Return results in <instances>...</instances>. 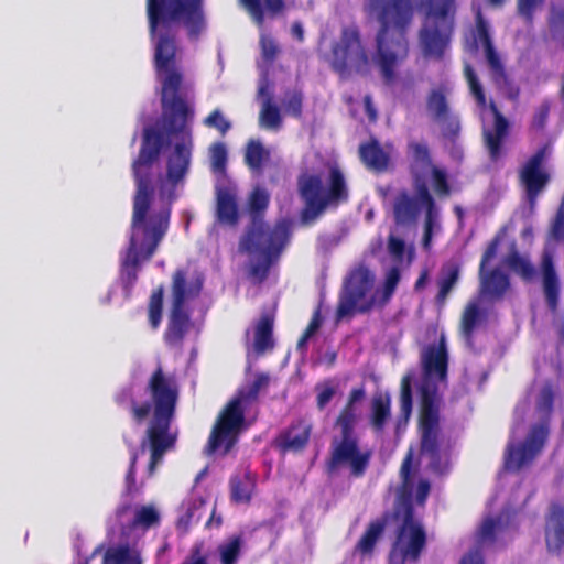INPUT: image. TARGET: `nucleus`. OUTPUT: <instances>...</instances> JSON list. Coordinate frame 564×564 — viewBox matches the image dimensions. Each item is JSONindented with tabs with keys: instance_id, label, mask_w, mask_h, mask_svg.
Segmentation results:
<instances>
[{
	"instance_id": "obj_7",
	"label": "nucleus",
	"mask_w": 564,
	"mask_h": 564,
	"mask_svg": "<svg viewBox=\"0 0 564 564\" xmlns=\"http://www.w3.org/2000/svg\"><path fill=\"white\" fill-rule=\"evenodd\" d=\"M365 394L362 386L354 388L334 422V429L338 433L332 437L329 456L325 462V470L329 476L343 468H348L350 477L362 478L369 468L371 451L360 448L359 435L356 431L358 423L356 403L361 401Z\"/></svg>"
},
{
	"instance_id": "obj_50",
	"label": "nucleus",
	"mask_w": 564,
	"mask_h": 564,
	"mask_svg": "<svg viewBox=\"0 0 564 564\" xmlns=\"http://www.w3.org/2000/svg\"><path fill=\"white\" fill-rule=\"evenodd\" d=\"M260 48L262 58L269 64H272L276 59L278 54L280 53V47L276 44L275 40L268 34L261 35Z\"/></svg>"
},
{
	"instance_id": "obj_12",
	"label": "nucleus",
	"mask_w": 564,
	"mask_h": 564,
	"mask_svg": "<svg viewBox=\"0 0 564 564\" xmlns=\"http://www.w3.org/2000/svg\"><path fill=\"white\" fill-rule=\"evenodd\" d=\"M552 389L550 386H544L536 400L540 421L531 426L522 441H510L506 456L507 469L518 471L525 468L541 454L549 436L547 417L552 411Z\"/></svg>"
},
{
	"instance_id": "obj_56",
	"label": "nucleus",
	"mask_w": 564,
	"mask_h": 564,
	"mask_svg": "<svg viewBox=\"0 0 564 564\" xmlns=\"http://www.w3.org/2000/svg\"><path fill=\"white\" fill-rule=\"evenodd\" d=\"M138 452L133 449L130 455V465L126 475V484L128 491H131L135 486V471H137Z\"/></svg>"
},
{
	"instance_id": "obj_54",
	"label": "nucleus",
	"mask_w": 564,
	"mask_h": 564,
	"mask_svg": "<svg viewBox=\"0 0 564 564\" xmlns=\"http://www.w3.org/2000/svg\"><path fill=\"white\" fill-rule=\"evenodd\" d=\"M302 94L293 91L285 101L286 111L294 117H300L302 115Z\"/></svg>"
},
{
	"instance_id": "obj_30",
	"label": "nucleus",
	"mask_w": 564,
	"mask_h": 564,
	"mask_svg": "<svg viewBox=\"0 0 564 564\" xmlns=\"http://www.w3.org/2000/svg\"><path fill=\"white\" fill-rule=\"evenodd\" d=\"M273 325L274 315L272 313L261 314L259 321L254 326L253 349L258 355L264 354L265 351L273 349Z\"/></svg>"
},
{
	"instance_id": "obj_11",
	"label": "nucleus",
	"mask_w": 564,
	"mask_h": 564,
	"mask_svg": "<svg viewBox=\"0 0 564 564\" xmlns=\"http://www.w3.org/2000/svg\"><path fill=\"white\" fill-rule=\"evenodd\" d=\"M503 235L505 229H501L482 256L480 263L481 295L467 304L462 319V327L467 341H469V336L474 329L481 326L487 318L485 297L500 299L509 288V278L500 268L486 271V265L495 258L497 246Z\"/></svg>"
},
{
	"instance_id": "obj_58",
	"label": "nucleus",
	"mask_w": 564,
	"mask_h": 564,
	"mask_svg": "<svg viewBox=\"0 0 564 564\" xmlns=\"http://www.w3.org/2000/svg\"><path fill=\"white\" fill-rule=\"evenodd\" d=\"M460 564H485L484 553L471 546L460 558Z\"/></svg>"
},
{
	"instance_id": "obj_31",
	"label": "nucleus",
	"mask_w": 564,
	"mask_h": 564,
	"mask_svg": "<svg viewBox=\"0 0 564 564\" xmlns=\"http://www.w3.org/2000/svg\"><path fill=\"white\" fill-rule=\"evenodd\" d=\"M391 416V399L388 393H377L371 400L370 424L375 432L382 433Z\"/></svg>"
},
{
	"instance_id": "obj_45",
	"label": "nucleus",
	"mask_w": 564,
	"mask_h": 564,
	"mask_svg": "<svg viewBox=\"0 0 564 564\" xmlns=\"http://www.w3.org/2000/svg\"><path fill=\"white\" fill-rule=\"evenodd\" d=\"M210 167L214 173H225L228 154L223 142H215L209 147Z\"/></svg>"
},
{
	"instance_id": "obj_47",
	"label": "nucleus",
	"mask_w": 564,
	"mask_h": 564,
	"mask_svg": "<svg viewBox=\"0 0 564 564\" xmlns=\"http://www.w3.org/2000/svg\"><path fill=\"white\" fill-rule=\"evenodd\" d=\"M465 77L469 86L470 94L475 98L476 102L480 107L486 106V96L482 86L469 65H465L464 68Z\"/></svg>"
},
{
	"instance_id": "obj_18",
	"label": "nucleus",
	"mask_w": 564,
	"mask_h": 564,
	"mask_svg": "<svg viewBox=\"0 0 564 564\" xmlns=\"http://www.w3.org/2000/svg\"><path fill=\"white\" fill-rule=\"evenodd\" d=\"M545 156L546 149L539 150L519 171L520 184L525 192L531 209L534 208L538 196L543 192L549 182V174L543 166Z\"/></svg>"
},
{
	"instance_id": "obj_29",
	"label": "nucleus",
	"mask_w": 564,
	"mask_h": 564,
	"mask_svg": "<svg viewBox=\"0 0 564 564\" xmlns=\"http://www.w3.org/2000/svg\"><path fill=\"white\" fill-rule=\"evenodd\" d=\"M359 155L362 163L370 170L383 172L388 169L390 158L376 139L361 143Z\"/></svg>"
},
{
	"instance_id": "obj_39",
	"label": "nucleus",
	"mask_w": 564,
	"mask_h": 564,
	"mask_svg": "<svg viewBox=\"0 0 564 564\" xmlns=\"http://www.w3.org/2000/svg\"><path fill=\"white\" fill-rule=\"evenodd\" d=\"M268 384L269 376L265 373H258L254 380L246 388L239 390L238 394L235 398L240 399L241 403L248 406L249 404L258 400L261 389L268 387Z\"/></svg>"
},
{
	"instance_id": "obj_25",
	"label": "nucleus",
	"mask_w": 564,
	"mask_h": 564,
	"mask_svg": "<svg viewBox=\"0 0 564 564\" xmlns=\"http://www.w3.org/2000/svg\"><path fill=\"white\" fill-rule=\"evenodd\" d=\"M422 208L420 202L408 189L399 191L392 203L394 223L400 226L414 224Z\"/></svg>"
},
{
	"instance_id": "obj_28",
	"label": "nucleus",
	"mask_w": 564,
	"mask_h": 564,
	"mask_svg": "<svg viewBox=\"0 0 564 564\" xmlns=\"http://www.w3.org/2000/svg\"><path fill=\"white\" fill-rule=\"evenodd\" d=\"M389 513L371 521L355 546V552L362 556H371L377 542L383 535L388 524Z\"/></svg>"
},
{
	"instance_id": "obj_36",
	"label": "nucleus",
	"mask_w": 564,
	"mask_h": 564,
	"mask_svg": "<svg viewBox=\"0 0 564 564\" xmlns=\"http://www.w3.org/2000/svg\"><path fill=\"white\" fill-rule=\"evenodd\" d=\"M503 262L513 272H516L527 281L532 280L535 274L533 265L529 262V260L525 257H522L518 253L514 243L511 245L510 253L505 258Z\"/></svg>"
},
{
	"instance_id": "obj_15",
	"label": "nucleus",
	"mask_w": 564,
	"mask_h": 564,
	"mask_svg": "<svg viewBox=\"0 0 564 564\" xmlns=\"http://www.w3.org/2000/svg\"><path fill=\"white\" fill-rule=\"evenodd\" d=\"M292 235V221L283 218L273 226V231L267 237H261L259 242L248 241L241 238L240 248L248 253H259L261 260L250 267V275L259 282L268 278L270 267L275 261L290 241Z\"/></svg>"
},
{
	"instance_id": "obj_4",
	"label": "nucleus",
	"mask_w": 564,
	"mask_h": 564,
	"mask_svg": "<svg viewBox=\"0 0 564 564\" xmlns=\"http://www.w3.org/2000/svg\"><path fill=\"white\" fill-rule=\"evenodd\" d=\"M423 382L420 387V454L427 457V468L443 476L452 469L453 444L440 430V410L437 403V382L447 378L448 352L442 336L437 343L423 346L420 354Z\"/></svg>"
},
{
	"instance_id": "obj_10",
	"label": "nucleus",
	"mask_w": 564,
	"mask_h": 564,
	"mask_svg": "<svg viewBox=\"0 0 564 564\" xmlns=\"http://www.w3.org/2000/svg\"><path fill=\"white\" fill-rule=\"evenodd\" d=\"M415 6L424 14L419 33L422 53L426 58L440 61L451 43L455 0H415Z\"/></svg>"
},
{
	"instance_id": "obj_16",
	"label": "nucleus",
	"mask_w": 564,
	"mask_h": 564,
	"mask_svg": "<svg viewBox=\"0 0 564 564\" xmlns=\"http://www.w3.org/2000/svg\"><path fill=\"white\" fill-rule=\"evenodd\" d=\"M246 408L237 398H232L223 408L208 438L207 451L209 454L215 453L221 446H224L225 453H228L235 446L238 434L245 425Z\"/></svg>"
},
{
	"instance_id": "obj_26",
	"label": "nucleus",
	"mask_w": 564,
	"mask_h": 564,
	"mask_svg": "<svg viewBox=\"0 0 564 564\" xmlns=\"http://www.w3.org/2000/svg\"><path fill=\"white\" fill-rule=\"evenodd\" d=\"M542 283L545 300L551 310H556L558 304V276L556 274L551 253L544 252L541 263Z\"/></svg>"
},
{
	"instance_id": "obj_19",
	"label": "nucleus",
	"mask_w": 564,
	"mask_h": 564,
	"mask_svg": "<svg viewBox=\"0 0 564 564\" xmlns=\"http://www.w3.org/2000/svg\"><path fill=\"white\" fill-rule=\"evenodd\" d=\"M270 195L267 189L256 187L248 199V210L251 217L250 226L242 238H248V241L259 242L261 237H267L273 231L264 221V213L269 207Z\"/></svg>"
},
{
	"instance_id": "obj_46",
	"label": "nucleus",
	"mask_w": 564,
	"mask_h": 564,
	"mask_svg": "<svg viewBox=\"0 0 564 564\" xmlns=\"http://www.w3.org/2000/svg\"><path fill=\"white\" fill-rule=\"evenodd\" d=\"M458 279V267H453L448 273L440 276L437 284H438V293L436 295V302L438 304H442L448 293L454 288L456 281Z\"/></svg>"
},
{
	"instance_id": "obj_5",
	"label": "nucleus",
	"mask_w": 564,
	"mask_h": 564,
	"mask_svg": "<svg viewBox=\"0 0 564 564\" xmlns=\"http://www.w3.org/2000/svg\"><path fill=\"white\" fill-rule=\"evenodd\" d=\"M365 10L376 14V63L386 83L393 82L397 64L409 53L408 30L414 18L412 0H368Z\"/></svg>"
},
{
	"instance_id": "obj_14",
	"label": "nucleus",
	"mask_w": 564,
	"mask_h": 564,
	"mask_svg": "<svg viewBox=\"0 0 564 564\" xmlns=\"http://www.w3.org/2000/svg\"><path fill=\"white\" fill-rule=\"evenodd\" d=\"M202 290V283L187 284L186 272L177 269L172 278V306L169 323L163 338L170 347H181L191 326L189 313L185 310V302L196 297Z\"/></svg>"
},
{
	"instance_id": "obj_1",
	"label": "nucleus",
	"mask_w": 564,
	"mask_h": 564,
	"mask_svg": "<svg viewBox=\"0 0 564 564\" xmlns=\"http://www.w3.org/2000/svg\"><path fill=\"white\" fill-rule=\"evenodd\" d=\"M194 109L186 119L184 128L170 132L162 108V128L170 138H175L173 151L166 161V178L172 184L167 193L160 189L159 203L151 206L154 194V164L165 144L164 134L152 128L143 129L142 142L138 158L132 163V175L135 183L131 218L129 245L121 258L119 279L129 296L134 288L142 261H149L155 253L170 226L172 204L176 199L175 186L183 181L188 172L192 151L193 132L191 122Z\"/></svg>"
},
{
	"instance_id": "obj_6",
	"label": "nucleus",
	"mask_w": 564,
	"mask_h": 564,
	"mask_svg": "<svg viewBox=\"0 0 564 564\" xmlns=\"http://www.w3.org/2000/svg\"><path fill=\"white\" fill-rule=\"evenodd\" d=\"M414 452L409 448L401 467V484L397 489L393 518L401 522L389 551V564L417 563L427 544V534L422 522L415 518L413 506L414 478L419 467L413 466Z\"/></svg>"
},
{
	"instance_id": "obj_63",
	"label": "nucleus",
	"mask_w": 564,
	"mask_h": 564,
	"mask_svg": "<svg viewBox=\"0 0 564 564\" xmlns=\"http://www.w3.org/2000/svg\"><path fill=\"white\" fill-rule=\"evenodd\" d=\"M431 232H432V217H426V226H425V232H424V245L427 246L431 240Z\"/></svg>"
},
{
	"instance_id": "obj_51",
	"label": "nucleus",
	"mask_w": 564,
	"mask_h": 564,
	"mask_svg": "<svg viewBox=\"0 0 564 564\" xmlns=\"http://www.w3.org/2000/svg\"><path fill=\"white\" fill-rule=\"evenodd\" d=\"M204 124L209 128L217 129L223 135L228 132L231 128L230 121H228L219 109L213 110L205 119Z\"/></svg>"
},
{
	"instance_id": "obj_3",
	"label": "nucleus",
	"mask_w": 564,
	"mask_h": 564,
	"mask_svg": "<svg viewBox=\"0 0 564 564\" xmlns=\"http://www.w3.org/2000/svg\"><path fill=\"white\" fill-rule=\"evenodd\" d=\"M178 398L180 389L175 378L165 373L161 365L150 375L142 392L128 386L115 394L116 404L127 409L137 425L149 420L145 441L150 449V473L176 444L177 437L171 432V425Z\"/></svg>"
},
{
	"instance_id": "obj_33",
	"label": "nucleus",
	"mask_w": 564,
	"mask_h": 564,
	"mask_svg": "<svg viewBox=\"0 0 564 564\" xmlns=\"http://www.w3.org/2000/svg\"><path fill=\"white\" fill-rule=\"evenodd\" d=\"M102 564H142V558L138 551L124 544L109 547L104 554Z\"/></svg>"
},
{
	"instance_id": "obj_62",
	"label": "nucleus",
	"mask_w": 564,
	"mask_h": 564,
	"mask_svg": "<svg viewBox=\"0 0 564 564\" xmlns=\"http://www.w3.org/2000/svg\"><path fill=\"white\" fill-rule=\"evenodd\" d=\"M427 279H429V273L426 270H423L420 273V276L417 278V280L415 282V285H414L415 291L422 290L425 286Z\"/></svg>"
},
{
	"instance_id": "obj_20",
	"label": "nucleus",
	"mask_w": 564,
	"mask_h": 564,
	"mask_svg": "<svg viewBox=\"0 0 564 564\" xmlns=\"http://www.w3.org/2000/svg\"><path fill=\"white\" fill-rule=\"evenodd\" d=\"M313 426L304 419H296L273 438L272 445L281 454L303 452L310 442Z\"/></svg>"
},
{
	"instance_id": "obj_40",
	"label": "nucleus",
	"mask_w": 564,
	"mask_h": 564,
	"mask_svg": "<svg viewBox=\"0 0 564 564\" xmlns=\"http://www.w3.org/2000/svg\"><path fill=\"white\" fill-rule=\"evenodd\" d=\"M413 375L405 373L401 379L400 387V412L404 420H409L413 410V393H412Z\"/></svg>"
},
{
	"instance_id": "obj_2",
	"label": "nucleus",
	"mask_w": 564,
	"mask_h": 564,
	"mask_svg": "<svg viewBox=\"0 0 564 564\" xmlns=\"http://www.w3.org/2000/svg\"><path fill=\"white\" fill-rule=\"evenodd\" d=\"M149 34L154 45V68L161 79V106L170 132L182 130L192 107L181 95L183 73L176 67L178 33L184 26L189 41L207 29L204 0H147Z\"/></svg>"
},
{
	"instance_id": "obj_64",
	"label": "nucleus",
	"mask_w": 564,
	"mask_h": 564,
	"mask_svg": "<svg viewBox=\"0 0 564 564\" xmlns=\"http://www.w3.org/2000/svg\"><path fill=\"white\" fill-rule=\"evenodd\" d=\"M195 510H196V501L193 502V506L187 507L186 513L184 516V519L186 520V522L192 521L196 517Z\"/></svg>"
},
{
	"instance_id": "obj_8",
	"label": "nucleus",
	"mask_w": 564,
	"mask_h": 564,
	"mask_svg": "<svg viewBox=\"0 0 564 564\" xmlns=\"http://www.w3.org/2000/svg\"><path fill=\"white\" fill-rule=\"evenodd\" d=\"M400 278L399 268L392 267L387 272L382 290L376 291L369 299H366L373 286L375 276L365 265L356 268L345 280L336 307V319L340 321L355 311L364 314L370 312L375 306H386L394 294Z\"/></svg>"
},
{
	"instance_id": "obj_42",
	"label": "nucleus",
	"mask_w": 564,
	"mask_h": 564,
	"mask_svg": "<svg viewBox=\"0 0 564 564\" xmlns=\"http://www.w3.org/2000/svg\"><path fill=\"white\" fill-rule=\"evenodd\" d=\"M314 390L316 392V408L323 411L336 395L338 383L334 379L328 378L317 382Z\"/></svg>"
},
{
	"instance_id": "obj_52",
	"label": "nucleus",
	"mask_w": 564,
	"mask_h": 564,
	"mask_svg": "<svg viewBox=\"0 0 564 564\" xmlns=\"http://www.w3.org/2000/svg\"><path fill=\"white\" fill-rule=\"evenodd\" d=\"M322 321L319 312L316 311L308 323L307 327L303 332L302 336L299 338L296 347L299 350L305 349L307 340L318 330L321 327Z\"/></svg>"
},
{
	"instance_id": "obj_38",
	"label": "nucleus",
	"mask_w": 564,
	"mask_h": 564,
	"mask_svg": "<svg viewBox=\"0 0 564 564\" xmlns=\"http://www.w3.org/2000/svg\"><path fill=\"white\" fill-rule=\"evenodd\" d=\"M164 302V288L162 285L154 289L148 303V319L151 328L156 330L162 322Z\"/></svg>"
},
{
	"instance_id": "obj_48",
	"label": "nucleus",
	"mask_w": 564,
	"mask_h": 564,
	"mask_svg": "<svg viewBox=\"0 0 564 564\" xmlns=\"http://www.w3.org/2000/svg\"><path fill=\"white\" fill-rule=\"evenodd\" d=\"M415 165L425 171L433 166L430 150L426 144L413 142L410 144Z\"/></svg>"
},
{
	"instance_id": "obj_9",
	"label": "nucleus",
	"mask_w": 564,
	"mask_h": 564,
	"mask_svg": "<svg viewBox=\"0 0 564 564\" xmlns=\"http://www.w3.org/2000/svg\"><path fill=\"white\" fill-rule=\"evenodd\" d=\"M297 191L304 202L300 213L304 226L315 223L327 208H337L349 199L345 175L336 165L329 169L326 187L321 175L303 173L297 178Z\"/></svg>"
},
{
	"instance_id": "obj_13",
	"label": "nucleus",
	"mask_w": 564,
	"mask_h": 564,
	"mask_svg": "<svg viewBox=\"0 0 564 564\" xmlns=\"http://www.w3.org/2000/svg\"><path fill=\"white\" fill-rule=\"evenodd\" d=\"M329 64L341 77L352 73L366 75L370 72L371 57L356 23L340 29L339 37L332 44Z\"/></svg>"
},
{
	"instance_id": "obj_21",
	"label": "nucleus",
	"mask_w": 564,
	"mask_h": 564,
	"mask_svg": "<svg viewBox=\"0 0 564 564\" xmlns=\"http://www.w3.org/2000/svg\"><path fill=\"white\" fill-rule=\"evenodd\" d=\"M509 518L507 514L497 517H487L482 520L474 535L473 547L479 549L482 553L485 549L494 547L498 544H505V534L509 529Z\"/></svg>"
},
{
	"instance_id": "obj_23",
	"label": "nucleus",
	"mask_w": 564,
	"mask_h": 564,
	"mask_svg": "<svg viewBox=\"0 0 564 564\" xmlns=\"http://www.w3.org/2000/svg\"><path fill=\"white\" fill-rule=\"evenodd\" d=\"M489 109L495 118L494 126L491 128L485 127L482 134L490 158L497 160L502 153V142L508 135L509 122L494 101H490Z\"/></svg>"
},
{
	"instance_id": "obj_59",
	"label": "nucleus",
	"mask_w": 564,
	"mask_h": 564,
	"mask_svg": "<svg viewBox=\"0 0 564 564\" xmlns=\"http://www.w3.org/2000/svg\"><path fill=\"white\" fill-rule=\"evenodd\" d=\"M182 564H208V562L207 557L202 554V549L194 546Z\"/></svg>"
},
{
	"instance_id": "obj_57",
	"label": "nucleus",
	"mask_w": 564,
	"mask_h": 564,
	"mask_svg": "<svg viewBox=\"0 0 564 564\" xmlns=\"http://www.w3.org/2000/svg\"><path fill=\"white\" fill-rule=\"evenodd\" d=\"M431 491V484L427 479H420L415 487V501L420 506H424Z\"/></svg>"
},
{
	"instance_id": "obj_27",
	"label": "nucleus",
	"mask_w": 564,
	"mask_h": 564,
	"mask_svg": "<svg viewBox=\"0 0 564 564\" xmlns=\"http://www.w3.org/2000/svg\"><path fill=\"white\" fill-rule=\"evenodd\" d=\"M239 4L248 12L252 21L262 28L265 20V11L271 15H278L285 9L286 0H238Z\"/></svg>"
},
{
	"instance_id": "obj_53",
	"label": "nucleus",
	"mask_w": 564,
	"mask_h": 564,
	"mask_svg": "<svg viewBox=\"0 0 564 564\" xmlns=\"http://www.w3.org/2000/svg\"><path fill=\"white\" fill-rule=\"evenodd\" d=\"M545 0H517L518 13L528 20L532 19L533 12L543 6Z\"/></svg>"
},
{
	"instance_id": "obj_37",
	"label": "nucleus",
	"mask_w": 564,
	"mask_h": 564,
	"mask_svg": "<svg viewBox=\"0 0 564 564\" xmlns=\"http://www.w3.org/2000/svg\"><path fill=\"white\" fill-rule=\"evenodd\" d=\"M260 126L265 129L278 130L282 124L279 107L273 102L272 96L262 100L259 115Z\"/></svg>"
},
{
	"instance_id": "obj_24",
	"label": "nucleus",
	"mask_w": 564,
	"mask_h": 564,
	"mask_svg": "<svg viewBox=\"0 0 564 564\" xmlns=\"http://www.w3.org/2000/svg\"><path fill=\"white\" fill-rule=\"evenodd\" d=\"M216 218L221 225L235 227L240 219L237 195L227 186L216 188Z\"/></svg>"
},
{
	"instance_id": "obj_32",
	"label": "nucleus",
	"mask_w": 564,
	"mask_h": 564,
	"mask_svg": "<svg viewBox=\"0 0 564 564\" xmlns=\"http://www.w3.org/2000/svg\"><path fill=\"white\" fill-rule=\"evenodd\" d=\"M271 152L258 139H250L245 148L243 162L252 172L260 173L270 160Z\"/></svg>"
},
{
	"instance_id": "obj_43",
	"label": "nucleus",
	"mask_w": 564,
	"mask_h": 564,
	"mask_svg": "<svg viewBox=\"0 0 564 564\" xmlns=\"http://www.w3.org/2000/svg\"><path fill=\"white\" fill-rule=\"evenodd\" d=\"M414 174V185L416 196H414L420 205L425 208L427 218L433 217V212L435 208L434 199L429 191L426 182L419 175L417 172H413Z\"/></svg>"
},
{
	"instance_id": "obj_44",
	"label": "nucleus",
	"mask_w": 564,
	"mask_h": 564,
	"mask_svg": "<svg viewBox=\"0 0 564 564\" xmlns=\"http://www.w3.org/2000/svg\"><path fill=\"white\" fill-rule=\"evenodd\" d=\"M242 546L240 535H235L227 543L219 545V555L221 564H237Z\"/></svg>"
},
{
	"instance_id": "obj_35",
	"label": "nucleus",
	"mask_w": 564,
	"mask_h": 564,
	"mask_svg": "<svg viewBox=\"0 0 564 564\" xmlns=\"http://www.w3.org/2000/svg\"><path fill=\"white\" fill-rule=\"evenodd\" d=\"M429 113L435 121L443 122L448 118V104L446 94L442 88L433 89L426 99Z\"/></svg>"
},
{
	"instance_id": "obj_60",
	"label": "nucleus",
	"mask_w": 564,
	"mask_h": 564,
	"mask_svg": "<svg viewBox=\"0 0 564 564\" xmlns=\"http://www.w3.org/2000/svg\"><path fill=\"white\" fill-rule=\"evenodd\" d=\"M364 107H365V112L369 119V121L371 122H375L377 120V110L372 104V98L370 95H366L364 97Z\"/></svg>"
},
{
	"instance_id": "obj_61",
	"label": "nucleus",
	"mask_w": 564,
	"mask_h": 564,
	"mask_svg": "<svg viewBox=\"0 0 564 564\" xmlns=\"http://www.w3.org/2000/svg\"><path fill=\"white\" fill-rule=\"evenodd\" d=\"M291 32H292V35L299 41V42H303L304 41V30H303V26L301 24V22L296 21L292 24L291 26Z\"/></svg>"
},
{
	"instance_id": "obj_22",
	"label": "nucleus",
	"mask_w": 564,
	"mask_h": 564,
	"mask_svg": "<svg viewBox=\"0 0 564 564\" xmlns=\"http://www.w3.org/2000/svg\"><path fill=\"white\" fill-rule=\"evenodd\" d=\"M545 544L549 553L564 552V503H553L545 519Z\"/></svg>"
},
{
	"instance_id": "obj_49",
	"label": "nucleus",
	"mask_w": 564,
	"mask_h": 564,
	"mask_svg": "<svg viewBox=\"0 0 564 564\" xmlns=\"http://www.w3.org/2000/svg\"><path fill=\"white\" fill-rule=\"evenodd\" d=\"M430 170L432 173V186L435 194L440 197L447 196L449 194V185L446 172L434 165Z\"/></svg>"
},
{
	"instance_id": "obj_55",
	"label": "nucleus",
	"mask_w": 564,
	"mask_h": 564,
	"mask_svg": "<svg viewBox=\"0 0 564 564\" xmlns=\"http://www.w3.org/2000/svg\"><path fill=\"white\" fill-rule=\"evenodd\" d=\"M388 250L393 258L402 260L405 252L403 239L391 235L388 239Z\"/></svg>"
},
{
	"instance_id": "obj_17",
	"label": "nucleus",
	"mask_w": 564,
	"mask_h": 564,
	"mask_svg": "<svg viewBox=\"0 0 564 564\" xmlns=\"http://www.w3.org/2000/svg\"><path fill=\"white\" fill-rule=\"evenodd\" d=\"M475 12V25L465 35V50L470 53H476L482 48L485 58L491 72L492 80L498 85L506 83V73L502 62L495 50L490 24L484 18L481 10L478 6H473Z\"/></svg>"
},
{
	"instance_id": "obj_34",
	"label": "nucleus",
	"mask_w": 564,
	"mask_h": 564,
	"mask_svg": "<svg viewBox=\"0 0 564 564\" xmlns=\"http://www.w3.org/2000/svg\"><path fill=\"white\" fill-rule=\"evenodd\" d=\"M230 498L235 503H248L251 500L254 484L249 474L232 476L229 480Z\"/></svg>"
},
{
	"instance_id": "obj_41",
	"label": "nucleus",
	"mask_w": 564,
	"mask_h": 564,
	"mask_svg": "<svg viewBox=\"0 0 564 564\" xmlns=\"http://www.w3.org/2000/svg\"><path fill=\"white\" fill-rule=\"evenodd\" d=\"M160 520V513L153 506H141L135 511L131 527L148 530L152 527L159 525Z\"/></svg>"
}]
</instances>
